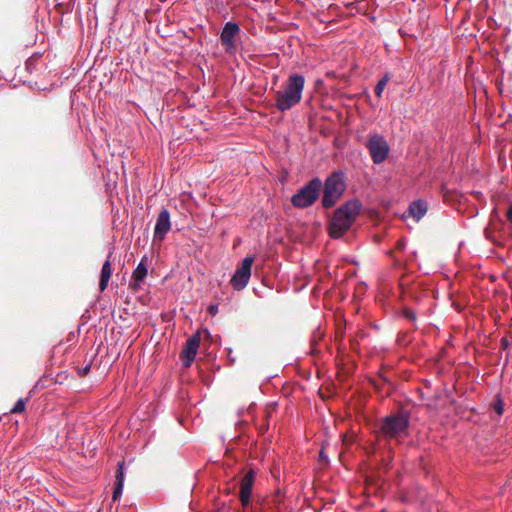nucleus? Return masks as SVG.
<instances>
[{
    "label": "nucleus",
    "instance_id": "22",
    "mask_svg": "<svg viewBox=\"0 0 512 512\" xmlns=\"http://www.w3.org/2000/svg\"><path fill=\"white\" fill-rule=\"evenodd\" d=\"M506 216H507V219L509 220V222L512 223V203L507 210Z\"/></svg>",
    "mask_w": 512,
    "mask_h": 512
},
{
    "label": "nucleus",
    "instance_id": "12",
    "mask_svg": "<svg viewBox=\"0 0 512 512\" xmlns=\"http://www.w3.org/2000/svg\"><path fill=\"white\" fill-rule=\"evenodd\" d=\"M427 203L423 200L413 201L408 207L409 216L419 221L427 212Z\"/></svg>",
    "mask_w": 512,
    "mask_h": 512
},
{
    "label": "nucleus",
    "instance_id": "17",
    "mask_svg": "<svg viewBox=\"0 0 512 512\" xmlns=\"http://www.w3.org/2000/svg\"><path fill=\"white\" fill-rule=\"evenodd\" d=\"M122 490H123V485H122L121 481H117L115 484V487H114L113 495H112L113 501H116L120 498V496L122 494Z\"/></svg>",
    "mask_w": 512,
    "mask_h": 512
},
{
    "label": "nucleus",
    "instance_id": "13",
    "mask_svg": "<svg viewBox=\"0 0 512 512\" xmlns=\"http://www.w3.org/2000/svg\"><path fill=\"white\" fill-rule=\"evenodd\" d=\"M146 276L147 267L143 264V262H140L132 273L131 281L129 284L130 288L133 290H138L140 288V282H142Z\"/></svg>",
    "mask_w": 512,
    "mask_h": 512
},
{
    "label": "nucleus",
    "instance_id": "21",
    "mask_svg": "<svg viewBox=\"0 0 512 512\" xmlns=\"http://www.w3.org/2000/svg\"><path fill=\"white\" fill-rule=\"evenodd\" d=\"M209 313L214 316L218 312V306L217 305H210L208 308Z\"/></svg>",
    "mask_w": 512,
    "mask_h": 512
},
{
    "label": "nucleus",
    "instance_id": "6",
    "mask_svg": "<svg viewBox=\"0 0 512 512\" xmlns=\"http://www.w3.org/2000/svg\"><path fill=\"white\" fill-rule=\"evenodd\" d=\"M367 148L375 164H380L385 161L389 153L387 141L383 136L378 134L369 138Z\"/></svg>",
    "mask_w": 512,
    "mask_h": 512
},
{
    "label": "nucleus",
    "instance_id": "10",
    "mask_svg": "<svg viewBox=\"0 0 512 512\" xmlns=\"http://www.w3.org/2000/svg\"><path fill=\"white\" fill-rule=\"evenodd\" d=\"M255 481V472L249 470L245 473L240 481L239 498L242 506L245 508L250 503L251 492Z\"/></svg>",
    "mask_w": 512,
    "mask_h": 512
},
{
    "label": "nucleus",
    "instance_id": "7",
    "mask_svg": "<svg viewBox=\"0 0 512 512\" xmlns=\"http://www.w3.org/2000/svg\"><path fill=\"white\" fill-rule=\"evenodd\" d=\"M253 261V257H246L242 260L241 265L237 267L230 281L235 290H242L248 284Z\"/></svg>",
    "mask_w": 512,
    "mask_h": 512
},
{
    "label": "nucleus",
    "instance_id": "15",
    "mask_svg": "<svg viewBox=\"0 0 512 512\" xmlns=\"http://www.w3.org/2000/svg\"><path fill=\"white\" fill-rule=\"evenodd\" d=\"M390 81V75L389 73H386L379 81L378 83L376 84V87H375V95L378 97V98H381L382 96V93H383V90L385 89L386 85L388 84V82Z\"/></svg>",
    "mask_w": 512,
    "mask_h": 512
},
{
    "label": "nucleus",
    "instance_id": "5",
    "mask_svg": "<svg viewBox=\"0 0 512 512\" xmlns=\"http://www.w3.org/2000/svg\"><path fill=\"white\" fill-rule=\"evenodd\" d=\"M321 188V180L317 177L313 178L292 196L291 203L297 208L310 207L318 199Z\"/></svg>",
    "mask_w": 512,
    "mask_h": 512
},
{
    "label": "nucleus",
    "instance_id": "16",
    "mask_svg": "<svg viewBox=\"0 0 512 512\" xmlns=\"http://www.w3.org/2000/svg\"><path fill=\"white\" fill-rule=\"evenodd\" d=\"M25 402H26V400L19 399L15 403L14 407L10 410V412L13 413V414L24 412L25 411Z\"/></svg>",
    "mask_w": 512,
    "mask_h": 512
},
{
    "label": "nucleus",
    "instance_id": "2",
    "mask_svg": "<svg viewBox=\"0 0 512 512\" xmlns=\"http://www.w3.org/2000/svg\"><path fill=\"white\" fill-rule=\"evenodd\" d=\"M361 203L358 200H349L340 206L333 215L329 224V234L332 238L342 237L352 226L360 214Z\"/></svg>",
    "mask_w": 512,
    "mask_h": 512
},
{
    "label": "nucleus",
    "instance_id": "8",
    "mask_svg": "<svg viewBox=\"0 0 512 512\" xmlns=\"http://www.w3.org/2000/svg\"><path fill=\"white\" fill-rule=\"evenodd\" d=\"M201 337L200 332L195 333L191 337H189L184 345V348L180 354L183 365L185 367H190L195 356L197 354L199 345H200Z\"/></svg>",
    "mask_w": 512,
    "mask_h": 512
},
{
    "label": "nucleus",
    "instance_id": "4",
    "mask_svg": "<svg viewBox=\"0 0 512 512\" xmlns=\"http://www.w3.org/2000/svg\"><path fill=\"white\" fill-rule=\"evenodd\" d=\"M346 189L343 173L333 172L324 183L322 206L324 208L333 207L341 198Z\"/></svg>",
    "mask_w": 512,
    "mask_h": 512
},
{
    "label": "nucleus",
    "instance_id": "20",
    "mask_svg": "<svg viewBox=\"0 0 512 512\" xmlns=\"http://www.w3.org/2000/svg\"><path fill=\"white\" fill-rule=\"evenodd\" d=\"M494 410L498 415H502L504 412L503 401L499 398L494 404Z\"/></svg>",
    "mask_w": 512,
    "mask_h": 512
},
{
    "label": "nucleus",
    "instance_id": "19",
    "mask_svg": "<svg viewBox=\"0 0 512 512\" xmlns=\"http://www.w3.org/2000/svg\"><path fill=\"white\" fill-rule=\"evenodd\" d=\"M121 481V483H124V465L122 462L118 463V469L116 474V482Z\"/></svg>",
    "mask_w": 512,
    "mask_h": 512
},
{
    "label": "nucleus",
    "instance_id": "24",
    "mask_svg": "<svg viewBox=\"0 0 512 512\" xmlns=\"http://www.w3.org/2000/svg\"><path fill=\"white\" fill-rule=\"evenodd\" d=\"M404 247H405V243H404L402 240H399V241L397 242L396 248H397L398 250H403V249H404Z\"/></svg>",
    "mask_w": 512,
    "mask_h": 512
},
{
    "label": "nucleus",
    "instance_id": "3",
    "mask_svg": "<svg viewBox=\"0 0 512 512\" xmlns=\"http://www.w3.org/2000/svg\"><path fill=\"white\" fill-rule=\"evenodd\" d=\"M409 412L401 410L381 419L379 433L388 440L400 441L408 435Z\"/></svg>",
    "mask_w": 512,
    "mask_h": 512
},
{
    "label": "nucleus",
    "instance_id": "1",
    "mask_svg": "<svg viewBox=\"0 0 512 512\" xmlns=\"http://www.w3.org/2000/svg\"><path fill=\"white\" fill-rule=\"evenodd\" d=\"M305 86V78L301 74H291L282 88L275 92V107L285 112L299 104Z\"/></svg>",
    "mask_w": 512,
    "mask_h": 512
},
{
    "label": "nucleus",
    "instance_id": "23",
    "mask_svg": "<svg viewBox=\"0 0 512 512\" xmlns=\"http://www.w3.org/2000/svg\"><path fill=\"white\" fill-rule=\"evenodd\" d=\"M89 370H90V365H87V366H86V367H84V368L81 370V372L79 373V374H80V376H85V375H87V373L89 372Z\"/></svg>",
    "mask_w": 512,
    "mask_h": 512
},
{
    "label": "nucleus",
    "instance_id": "11",
    "mask_svg": "<svg viewBox=\"0 0 512 512\" xmlns=\"http://www.w3.org/2000/svg\"><path fill=\"white\" fill-rule=\"evenodd\" d=\"M239 32V25L235 22H227L224 25L220 35V39L222 45H224L227 50L235 48V37Z\"/></svg>",
    "mask_w": 512,
    "mask_h": 512
},
{
    "label": "nucleus",
    "instance_id": "25",
    "mask_svg": "<svg viewBox=\"0 0 512 512\" xmlns=\"http://www.w3.org/2000/svg\"><path fill=\"white\" fill-rule=\"evenodd\" d=\"M320 458H321L322 460H324V459H325V454H324V451H323V450H321V452H320Z\"/></svg>",
    "mask_w": 512,
    "mask_h": 512
},
{
    "label": "nucleus",
    "instance_id": "9",
    "mask_svg": "<svg viewBox=\"0 0 512 512\" xmlns=\"http://www.w3.org/2000/svg\"><path fill=\"white\" fill-rule=\"evenodd\" d=\"M171 229L170 214L167 209H162L157 217L153 241L162 242Z\"/></svg>",
    "mask_w": 512,
    "mask_h": 512
},
{
    "label": "nucleus",
    "instance_id": "14",
    "mask_svg": "<svg viewBox=\"0 0 512 512\" xmlns=\"http://www.w3.org/2000/svg\"><path fill=\"white\" fill-rule=\"evenodd\" d=\"M109 258H110V254L108 255L107 260L103 263L102 269H101L100 280H99V289L101 292H103L107 288L109 280L112 275V267H111V262H110Z\"/></svg>",
    "mask_w": 512,
    "mask_h": 512
},
{
    "label": "nucleus",
    "instance_id": "18",
    "mask_svg": "<svg viewBox=\"0 0 512 512\" xmlns=\"http://www.w3.org/2000/svg\"><path fill=\"white\" fill-rule=\"evenodd\" d=\"M402 313H403V316L406 319L410 320L411 322H415L416 321V314L414 313V311L412 309L405 307L403 309Z\"/></svg>",
    "mask_w": 512,
    "mask_h": 512
}]
</instances>
